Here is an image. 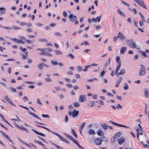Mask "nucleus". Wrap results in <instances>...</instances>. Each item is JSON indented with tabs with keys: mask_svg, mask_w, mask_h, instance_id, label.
<instances>
[{
	"mask_svg": "<svg viewBox=\"0 0 149 149\" xmlns=\"http://www.w3.org/2000/svg\"><path fill=\"white\" fill-rule=\"evenodd\" d=\"M37 126L39 127H42V128H44V129H46L47 131H48L49 132H51L53 134L56 135L57 136L59 137V139L61 140L64 141L65 143H68V144L69 143V141L66 139L65 138L62 137L59 134H58L57 133L55 132H53V131H52L50 129H49L47 128H46L45 127L42 126H40V125H37Z\"/></svg>",
	"mask_w": 149,
	"mask_h": 149,
	"instance_id": "f257e3e1",
	"label": "nucleus"
},
{
	"mask_svg": "<svg viewBox=\"0 0 149 149\" xmlns=\"http://www.w3.org/2000/svg\"><path fill=\"white\" fill-rule=\"evenodd\" d=\"M141 67L140 68V70L139 72V76H144L146 72L145 67L143 65H140Z\"/></svg>",
	"mask_w": 149,
	"mask_h": 149,
	"instance_id": "f03ea898",
	"label": "nucleus"
},
{
	"mask_svg": "<svg viewBox=\"0 0 149 149\" xmlns=\"http://www.w3.org/2000/svg\"><path fill=\"white\" fill-rule=\"evenodd\" d=\"M79 113V111L76 110H74L72 112L69 111L68 112L69 115L70 116H72V117L74 118L76 117Z\"/></svg>",
	"mask_w": 149,
	"mask_h": 149,
	"instance_id": "7ed1b4c3",
	"label": "nucleus"
},
{
	"mask_svg": "<svg viewBox=\"0 0 149 149\" xmlns=\"http://www.w3.org/2000/svg\"><path fill=\"white\" fill-rule=\"evenodd\" d=\"M139 5L145 9H146V6L144 4L143 0H134Z\"/></svg>",
	"mask_w": 149,
	"mask_h": 149,
	"instance_id": "20e7f679",
	"label": "nucleus"
},
{
	"mask_svg": "<svg viewBox=\"0 0 149 149\" xmlns=\"http://www.w3.org/2000/svg\"><path fill=\"white\" fill-rule=\"evenodd\" d=\"M129 46L130 47L133 48L135 49L136 48L137 49H140V48L138 46L137 47L136 43L134 41H132V42H131V43H129Z\"/></svg>",
	"mask_w": 149,
	"mask_h": 149,
	"instance_id": "39448f33",
	"label": "nucleus"
},
{
	"mask_svg": "<svg viewBox=\"0 0 149 149\" xmlns=\"http://www.w3.org/2000/svg\"><path fill=\"white\" fill-rule=\"evenodd\" d=\"M118 38L120 40L122 41H124L126 39V38L125 36L120 32L118 33Z\"/></svg>",
	"mask_w": 149,
	"mask_h": 149,
	"instance_id": "423d86ee",
	"label": "nucleus"
},
{
	"mask_svg": "<svg viewBox=\"0 0 149 149\" xmlns=\"http://www.w3.org/2000/svg\"><path fill=\"white\" fill-rule=\"evenodd\" d=\"M69 18L71 21L74 22L77 19V17L76 16L73 15L72 14H70L69 16Z\"/></svg>",
	"mask_w": 149,
	"mask_h": 149,
	"instance_id": "0eeeda50",
	"label": "nucleus"
},
{
	"mask_svg": "<svg viewBox=\"0 0 149 149\" xmlns=\"http://www.w3.org/2000/svg\"><path fill=\"white\" fill-rule=\"evenodd\" d=\"M94 142L96 145H100L102 143V140L99 138H97L94 140Z\"/></svg>",
	"mask_w": 149,
	"mask_h": 149,
	"instance_id": "6e6552de",
	"label": "nucleus"
},
{
	"mask_svg": "<svg viewBox=\"0 0 149 149\" xmlns=\"http://www.w3.org/2000/svg\"><path fill=\"white\" fill-rule=\"evenodd\" d=\"M86 96L84 95H81L79 98V101L80 102H82L86 100Z\"/></svg>",
	"mask_w": 149,
	"mask_h": 149,
	"instance_id": "1a4fd4ad",
	"label": "nucleus"
},
{
	"mask_svg": "<svg viewBox=\"0 0 149 149\" xmlns=\"http://www.w3.org/2000/svg\"><path fill=\"white\" fill-rule=\"evenodd\" d=\"M4 99H5L10 104L13 106H15V105L13 104L11 100L7 96H5L4 97Z\"/></svg>",
	"mask_w": 149,
	"mask_h": 149,
	"instance_id": "9d476101",
	"label": "nucleus"
},
{
	"mask_svg": "<svg viewBox=\"0 0 149 149\" xmlns=\"http://www.w3.org/2000/svg\"><path fill=\"white\" fill-rule=\"evenodd\" d=\"M46 76L47 77L45 78V81L47 82H49L52 81V80L50 78V75L49 74H46Z\"/></svg>",
	"mask_w": 149,
	"mask_h": 149,
	"instance_id": "9b49d317",
	"label": "nucleus"
},
{
	"mask_svg": "<svg viewBox=\"0 0 149 149\" xmlns=\"http://www.w3.org/2000/svg\"><path fill=\"white\" fill-rule=\"evenodd\" d=\"M40 55L48 56H53L52 54L48 53L47 52H46L45 50L43 52L40 53Z\"/></svg>",
	"mask_w": 149,
	"mask_h": 149,
	"instance_id": "f8f14e48",
	"label": "nucleus"
},
{
	"mask_svg": "<svg viewBox=\"0 0 149 149\" xmlns=\"http://www.w3.org/2000/svg\"><path fill=\"white\" fill-rule=\"evenodd\" d=\"M127 48L125 47H123L121 48L120 53L121 54H124L126 51Z\"/></svg>",
	"mask_w": 149,
	"mask_h": 149,
	"instance_id": "ddd939ff",
	"label": "nucleus"
},
{
	"mask_svg": "<svg viewBox=\"0 0 149 149\" xmlns=\"http://www.w3.org/2000/svg\"><path fill=\"white\" fill-rule=\"evenodd\" d=\"M145 96L147 98H149V91L147 88H145L143 90Z\"/></svg>",
	"mask_w": 149,
	"mask_h": 149,
	"instance_id": "4468645a",
	"label": "nucleus"
},
{
	"mask_svg": "<svg viewBox=\"0 0 149 149\" xmlns=\"http://www.w3.org/2000/svg\"><path fill=\"white\" fill-rule=\"evenodd\" d=\"M136 130L137 134L138 133V134L140 135L142 134L143 132L141 127H139L138 128H136Z\"/></svg>",
	"mask_w": 149,
	"mask_h": 149,
	"instance_id": "2eb2a0df",
	"label": "nucleus"
},
{
	"mask_svg": "<svg viewBox=\"0 0 149 149\" xmlns=\"http://www.w3.org/2000/svg\"><path fill=\"white\" fill-rule=\"evenodd\" d=\"M28 113L30 114L31 115L33 116V117L36 118L38 119L39 120H41V119L38 116H37L35 114L32 113L30 111H28Z\"/></svg>",
	"mask_w": 149,
	"mask_h": 149,
	"instance_id": "dca6fc26",
	"label": "nucleus"
},
{
	"mask_svg": "<svg viewBox=\"0 0 149 149\" xmlns=\"http://www.w3.org/2000/svg\"><path fill=\"white\" fill-rule=\"evenodd\" d=\"M32 130L36 134L41 136H43V137H45L46 136V135L44 134H42V133H40L36 131V130H34V129H32Z\"/></svg>",
	"mask_w": 149,
	"mask_h": 149,
	"instance_id": "f3484780",
	"label": "nucleus"
},
{
	"mask_svg": "<svg viewBox=\"0 0 149 149\" xmlns=\"http://www.w3.org/2000/svg\"><path fill=\"white\" fill-rule=\"evenodd\" d=\"M111 60V58H109L108 61L106 62V63L104 64V68H105L107 65H109L110 64Z\"/></svg>",
	"mask_w": 149,
	"mask_h": 149,
	"instance_id": "a211bd4d",
	"label": "nucleus"
},
{
	"mask_svg": "<svg viewBox=\"0 0 149 149\" xmlns=\"http://www.w3.org/2000/svg\"><path fill=\"white\" fill-rule=\"evenodd\" d=\"M116 62L118 64V65L120 64V65H121V60L120 58V57L119 56H117L116 57Z\"/></svg>",
	"mask_w": 149,
	"mask_h": 149,
	"instance_id": "6ab92c4d",
	"label": "nucleus"
},
{
	"mask_svg": "<svg viewBox=\"0 0 149 149\" xmlns=\"http://www.w3.org/2000/svg\"><path fill=\"white\" fill-rule=\"evenodd\" d=\"M125 141V139L122 137H120V139H119L118 140V142L119 144H122Z\"/></svg>",
	"mask_w": 149,
	"mask_h": 149,
	"instance_id": "aec40b11",
	"label": "nucleus"
},
{
	"mask_svg": "<svg viewBox=\"0 0 149 149\" xmlns=\"http://www.w3.org/2000/svg\"><path fill=\"white\" fill-rule=\"evenodd\" d=\"M139 52L141 53L142 56H143V58H144L147 57V56L146 52L141 50L139 51Z\"/></svg>",
	"mask_w": 149,
	"mask_h": 149,
	"instance_id": "412c9836",
	"label": "nucleus"
},
{
	"mask_svg": "<svg viewBox=\"0 0 149 149\" xmlns=\"http://www.w3.org/2000/svg\"><path fill=\"white\" fill-rule=\"evenodd\" d=\"M88 133L90 135H94L95 133L94 131L92 129H90L88 131Z\"/></svg>",
	"mask_w": 149,
	"mask_h": 149,
	"instance_id": "4be33fe9",
	"label": "nucleus"
},
{
	"mask_svg": "<svg viewBox=\"0 0 149 149\" xmlns=\"http://www.w3.org/2000/svg\"><path fill=\"white\" fill-rule=\"evenodd\" d=\"M125 70L124 69H122L120 70V72L118 74V77L119 75H123L125 73Z\"/></svg>",
	"mask_w": 149,
	"mask_h": 149,
	"instance_id": "5701e85b",
	"label": "nucleus"
},
{
	"mask_svg": "<svg viewBox=\"0 0 149 149\" xmlns=\"http://www.w3.org/2000/svg\"><path fill=\"white\" fill-rule=\"evenodd\" d=\"M85 124L86 123L85 122L83 123H82L81 126L80 127V129H79V131L81 134V131L84 128Z\"/></svg>",
	"mask_w": 149,
	"mask_h": 149,
	"instance_id": "b1692460",
	"label": "nucleus"
},
{
	"mask_svg": "<svg viewBox=\"0 0 149 149\" xmlns=\"http://www.w3.org/2000/svg\"><path fill=\"white\" fill-rule=\"evenodd\" d=\"M103 132L101 130H98L97 132V134L100 136H104Z\"/></svg>",
	"mask_w": 149,
	"mask_h": 149,
	"instance_id": "393cba45",
	"label": "nucleus"
},
{
	"mask_svg": "<svg viewBox=\"0 0 149 149\" xmlns=\"http://www.w3.org/2000/svg\"><path fill=\"white\" fill-rule=\"evenodd\" d=\"M10 40L15 41L17 43L18 42H19V39H18L16 38H10Z\"/></svg>",
	"mask_w": 149,
	"mask_h": 149,
	"instance_id": "a878e982",
	"label": "nucleus"
},
{
	"mask_svg": "<svg viewBox=\"0 0 149 149\" xmlns=\"http://www.w3.org/2000/svg\"><path fill=\"white\" fill-rule=\"evenodd\" d=\"M51 63L53 65H56L58 64L57 62L53 60H52L51 61Z\"/></svg>",
	"mask_w": 149,
	"mask_h": 149,
	"instance_id": "bb28decb",
	"label": "nucleus"
},
{
	"mask_svg": "<svg viewBox=\"0 0 149 149\" xmlns=\"http://www.w3.org/2000/svg\"><path fill=\"white\" fill-rule=\"evenodd\" d=\"M6 10V8L4 7L0 8V11L2 14H4Z\"/></svg>",
	"mask_w": 149,
	"mask_h": 149,
	"instance_id": "cd10ccee",
	"label": "nucleus"
},
{
	"mask_svg": "<svg viewBox=\"0 0 149 149\" xmlns=\"http://www.w3.org/2000/svg\"><path fill=\"white\" fill-rule=\"evenodd\" d=\"M70 130L71 131V133L76 138H77V135L75 132L74 130L72 128H71Z\"/></svg>",
	"mask_w": 149,
	"mask_h": 149,
	"instance_id": "c85d7f7f",
	"label": "nucleus"
},
{
	"mask_svg": "<svg viewBox=\"0 0 149 149\" xmlns=\"http://www.w3.org/2000/svg\"><path fill=\"white\" fill-rule=\"evenodd\" d=\"M118 13L121 16H123L124 17H125V14L122 12L120 9H118Z\"/></svg>",
	"mask_w": 149,
	"mask_h": 149,
	"instance_id": "c756f323",
	"label": "nucleus"
},
{
	"mask_svg": "<svg viewBox=\"0 0 149 149\" xmlns=\"http://www.w3.org/2000/svg\"><path fill=\"white\" fill-rule=\"evenodd\" d=\"M102 127L105 130L107 129L108 128V125L105 123H104L101 124Z\"/></svg>",
	"mask_w": 149,
	"mask_h": 149,
	"instance_id": "7c9ffc66",
	"label": "nucleus"
},
{
	"mask_svg": "<svg viewBox=\"0 0 149 149\" xmlns=\"http://www.w3.org/2000/svg\"><path fill=\"white\" fill-rule=\"evenodd\" d=\"M54 52L57 55H61L62 54V52L60 50H55Z\"/></svg>",
	"mask_w": 149,
	"mask_h": 149,
	"instance_id": "2f4dec72",
	"label": "nucleus"
},
{
	"mask_svg": "<svg viewBox=\"0 0 149 149\" xmlns=\"http://www.w3.org/2000/svg\"><path fill=\"white\" fill-rule=\"evenodd\" d=\"M139 14L141 16L142 22H146L144 17L143 15L141 13H139Z\"/></svg>",
	"mask_w": 149,
	"mask_h": 149,
	"instance_id": "473e14b6",
	"label": "nucleus"
},
{
	"mask_svg": "<svg viewBox=\"0 0 149 149\" xmlns=\"http://www.w3.org/2000/svg\"><path fill=\"white\" fill-rule=\"evenodd\" d=\"M15 126H16L19 129L23 130H24V127H21L19 125H17L16 124H15Z\"/></svg>",
	"mask_w": 149,
	"mask_h": 149,
	"instance_id": "72a5a7b5",
	"label": "nucleus"
},
{
	"mask_svg": "<svg viewBox=\"0 0 149 149\" xmlns=\"http://www.w3.org/2000/svg\"><path fill=\"white\" fill-rule=\"evenodd\" d=\"M128 9L131 11H133L135 14H137V12L136 9L133 8L132 9L130 7L128 8Z\"/></svg>",
	"mask_w": 149,
	"mask_h": 149,
	"instance_id": "f704fd0d",
	"label": "nucleus"
},
{
	"mask_svg": "<svg viewBox=\"0 0 149 149\" xmlns=\"http://www.w3.org/2000/svg\"><path fill=\"white\" fill-rule=\"evenodd\" d=\"M116 137L115 135H114L113 136H112L111 140V142L112 143H114L115 142V140L116 138Z\"/></svg>",
	"mask_w": 149,
	"mask_h": 149,
	"instance_id": "c9c22d12",
	"label": "nucleus"
},
{
	"mask_svg": "<svg viewBox=\"0 0 149 149\" xmlns=\"http://www.w3.org/2000/svg\"><path fill=\"white\" fill-rule=\"evenodd\" d=\"M94 102L91 101L89 102H88V105L89 107H93V104H94Z\"/></svg>",
	"mask_w": 149,
	"mask_h": 149,
	"instance_id": "e433bc0d",
	"label": "nucleus"
},
{
	"mask_svg": "<svg viewBox=\"0 0 149 149\" xmlns=\"http://www.w3.org/2000/svg\"><path fill=\"white\" fill-rule=\"evenodd\" d=\"M36 103H37L39 105L42 106V104L40 100V99L38 98L37 99V100H36Z\"/></svg>",
	"mask_w": 149,
	"mask_h": 149,
	"instance_id": "4c0bfd02",
	"label": "nucleus"
},
{
	"mask_svg": "<svg viewBox=\"0 0 149 149\" xmlns=\"http://www.w3.org/2000/svg\"><path fill=\"white\" fill-rule=\"evenodd\" d=\"M80 104L78 102H75L73 104V105L75 107H78L80 106Z\"/></svg>",
	"mask_w": 149,
	"mask_h": 149,
	"instance_id": "58836bf2",
	"label": "nucleus"
},
{
	"mask_svg": "<svg viewBox=\"0 0 149 149\" xmlns=\"http://www.w3.org/2000/svg\"><path fill=\"white\" fill-rule=\"evenodd\" d=\"M37 66L38 68L40 70H42L43 68V65L41 63H40V64L38 65Z\"/></svg>",
	"mask_w": 149,
	"mask_h": 149,
	"instance_id": "ea45409f",
	"label": "nucleus"
},
{
	"mask_svg": "<svg viewBox=\"0 0 149 149\" xmlns=\"http://www.w3.org/2000/svg\"><path fill=\"white\" fill-rule=\"evenodd\" d=\"M52 145L55 146L56 148H57L58 149H64L63 148L60 147L59 146L57 145L56 144L54 143H52Z\"/></svg>",
	"mask_w": 149,
	"mask_h": 149,
	"instance_id": "a19ab883",
	"label": "nucleus"
},
{
	"mask_svg": "<svg viewBox=\"0 0 149 149\" xmlns=\"http://www.w3.org/2000/svg\"><path fill=\"white\" fill-rule=\"evenodd\" d=\"M38 40L40 42H47L48 41L45 38L39 39Z\"/></svg>",
	"mask_w": 149,
	"mask_h": 149,
	"instance_id": "79ce46f5",
	"label": "nucleus"
},
{
	"mask_svg": "<svg viewBox=\"0 0 149 149\" xmlns=\"http://www.w3.org/2000/svg\"><path fill=\"white\" fill-rule=\"evenodd\" d=\"M77 71L79 72L81 71L82 70V68L80 66H77Z\"/></svg>",
	"mask_w": 149,
	"mask_h": 149,
	"instance_id": "37998d69",
	"label": "nucleus"
},
{
	"mask_svg": "<svg viewBox=\"0 0 149 149\" xmlns=\"http://www.w3.org/2000/svg\"><path fill=\"white\" fill-rule=\"evenodd\" d=\"M121 134V132H117L114 135H115L116 137L117 136L118 137H119Z\"/></svg>",
	"mask_w": 149,
	"mask_h": 149,
	"instance_id": "c03bdc74",
	"label": "nucleus"
},
{
	"mask_svg": "<svg viewBox=\"0 0 149 149\" xmlns=\"http://www.w3.org/2000/svg\"><path fill=\"white\" fill-rule=\"evenodd\" d=\"M109 122H111L114 125H116V126H120V127H121V125H122L118 124L117 123H116L113 122L111 121H110Z\"/></svg>",
	"mask_w": 149,
	"mask_h": 149,
	"instance_id": "a18cd8bd",
	"label": "nucleus"
},
{
	"mask_svg": "<svg viewBox=\"0 0 149 149\" xmlns=\"http://www.w3.org/2000/svg\"><path fill=\"white\" fill-rule=\"evenodd\" d=\"M5 137L6 138L8 141H10L11 143H13V142L10 139V138L9 136L6 134V136H5Z\"/></svg>",
	"mask_w": 149,
	"mask_h": 149,
	"instance_id": "49530a36",
	"label": "nucleus"
},
{
	"mask_svg": "<svg viewBox=\"0 0 149 149\" xmlns=\"http://www.w3.org/2000/svg\"><path fill=\"white\" fill-rule=\"evenodd\" d=\"M5 137L6 138L8 141H10L11 143H13V142L10 139V138L9 136L6 134V136H5Z\"/></svg>",
	"mask_w": 149,
	"mask_h": 149,
	"instance_id": "de8ad7c7",
	"label": "nucleus"
},
{
	"mask_svg": "<svg viewBox=\"0 0 149 149\" xmlns=\"http://www.w3.org/2000/svg\"><path fill=\"white\" fill-rule=\"evenodd\" d=\"M125 86L123 87V88L125 90H127L129 88V87L127 83H125Z\"/></svg>",
	"mask_w": 149,
	"mask_h": 149,
	"instance_id": "09e8293b",
	"label": "nucleus"
},
{
	"mask_svg": "<svg viewBox=\"0 0 149 149\" xmlns=\"http://www.w3.org/2000/svg\"><path fill=\"white\" fill-rule=\"evenodd\" d=\"M121 65L120 64L118 65L116 68V72H118L120 67Z\"/></svg>",
	"mask_w": 149,
	"mask_h": 149,
	"instance_id": "8fccbe9b",
	"label": "nucleus"
},
{
	"mask_svg": "<svg viewBox=\"0 0 149 149\" xmlns=\"http://www.w3.org/2000/svg\"><path fill=\"white\" fill-rule=\"evenodd\" d=\"M12 29H13L14 30H17V29H20V28L18 27L17 26H12Z\"/></svg>",
	"mask_w": 149,
	"mask_h": 149,
	"instance_id": "3c124183",
	"label": "nucleus"
},
{
	"mask_svg": "<svg viewBox=\"0 0 149 149\" xmlns=\"http://www.w3.org/2000/svg\"><path fill=\"white\" fill-rule=\"evenodd\" d=\"M70 139L75 143H77V141L75 139H74L72 137H71Z\"/></svg>",
	"mask_w": 149,
	"mask_h": 149,
	"instance_id": "603ef678",
	"label": "nucleus"
},
{
	"mask_svg": "<svg viewBox=\"0 0 149 149\" xmlns=\"http://www.w3.org/2000/svg\"><path fill=\"white\" fill-rule=\"evenodd\" d=\"M122 79H123L122 77H119V78L117 80V81L120 84V82H121V81L122 80Z\"/></svg>",
	"mask_w": 149,
	"mask_h": 149,
	"instance_id": "864d4df0",
	"label": "nucleus"
},
{
	"mask_svg": "<svg viewBox=\"0 0 149 149\" xmlns=\"http://www.w3.org/2000/svg\"><path fill=\"white\" fill-rule=\"evenodd\" d=\"M85 68L83 70V71H86L88 70V68L90 67V66L89 65L86 66H85Z\"/></svg>",
	"mask_w": 149,
	"mask_h": 149,
	"instance_id": "5fc2aeb1",
	"label": "nucleus"
},
{
	"mask_svg": "<svg viewBox=\"0 0 149 149\" xmlns=\"http://www.w3.org/2000/svg\"><path fill=\"white\" fill-rule=\"evenodd\" d=\"M3 28L6 30H12V28L10 26H3Z\"/></svg>",
	"mask_w": 149,
	"mask_h": 149,
	"instance_id": "6e6d98bb",
	"label": "nucleus"
},
{
	"mask_svg": "<svg viewBox=\"0 0 149 149\" xmlns=\"http://www.w3.org/2000/svg\"><path fill=\"white\" fill-rule=\"evenodd\" d=\"M19 48L20 50L22 51L23 52H25L26 50L27 49L25 48H23L22 47H20Z\"/></svg>",
	"mask_w": 149,
	"mask_h": 149,
	"instance_id": "4d7b16f0",
	"label": "nucleus"
},
{
	"mask_svg": "<svg viewBox=\"0 0 149 149\" xmlns=\"http://www.w3.org/2000/svg\"><path fill=\"white\" fill-rule=\"evenodd\" d=\"M102 17V15H100V16H98L96 17V19L97 20V21L99 22L100 21V19Z\"/></svg>",
	"mask_w": 149,
	"mask_h": 149,
	"instance_id": "13d9d810",
	"label": "nucleus"
},
{
	"mask_svg": "<svg viewBox=\"0 0 149 149\" xmlns=\"http://www.w3.org/2000/svg\"><path fill=\"white\" fill-rule=\"evenodd\" d=\"M10 89L11 91L14 92H16V90L13 87H10Z\"/></svg>",
	"mask_w": 149,
	"mask_h": 149,
	"instance_id": "bf43d9fd",
	"label": "nucleus"
},
{
	"mask_svg": "<svg viewBox=\"0 0 149 149\" xmlns=\"http://www.w3.org/2000/svg\"><path fill=\"white\" fill-rule=\"evenodd\" d=\"M36 26L39 27H41L43 26V25L42 24L40 23H39V22L37 23L36 24Z\"/></svg>",
	"mask_w": 149,
	"mask_h": 149,
	"instance_id": "052dcab7",
	"label": "nucleus"
},
{
	"mask_svg": "<svg viewBox=\"0 0 149 149\" xmlns=\"http://www.w3.org/2000/svg\"><path fill=\"white\" fill-rule=\"evenodd\" d=\"M26 41L28 43L32 44L33 43V42L30 40H26Z\"/></svg>",
	"mask_w": 149,
	"mask_h": 149,
	"instance_id": "680f3d73",
	"label": "nucleus"
},
{
	"mask_svg": "<svg viewBox=\"0 0 149 149\" xmlns=\"http://www.w3.org/2000/svg\"><path fill=\"white\" fill-rule=\"evenodd\" d=\"M19 24L21 26H23L26 25V23L25 22H20Z\"/></svg>",
	"mask_w": 149,
	"mask_h": 149,
	"instance_id": "e2e57ef3",
	"label": "nucleus"
},
{
	"mask_svg": "<svg viewBox=\"0 0 149 149\" xmlns=\"http://www.w3.org/2000/svg\"><path fill=\"white\" fill-rule=\"evenodd\" d=\"M116 108L118 109L119 108H120V109H122L123 108V107L122 106H121L120 104H118V105L117 106H116Z\"/></svg>",
	"mask_w": 149,
	"mask_h": 149,
	"instance_id": "0e129e2a",
	"label": "nucleus"
},
{
	"mask_svg": "<svg viewBox=\"0 0 149 149\" xmlns=\"http://www.w3.org/2000/svg\"><path fill=\"white\" fill-rule=\"evenodd\" d=\"M64 135H65V136L67 138H68L69 139H70L71 138V137H72L71 136H70L69 135V134H66V133L64 134Z\"/></svg>",
	"mask_w": 149,
	"mask_h": 149,
	"instance_id": "69168bd1",
	"label": "nucleus"
},
{
	"mask_svg": "<svg viewBox=\"0 0 149 149\" xmlns=\"http://www.w3.org/2000/svg\"><path fill=\"white\" fill-rule=\"evenodd\" d=\"M63 15L65 17H66L67 16V13L66 11H64L63 12Z\"/></svg>",
	"mask_w": 149,
	"mask_h": 149,
	"instance_id": "338daca9",
	"label": "nucleus"
},
{
	"mask_svg": "<svg viewBox=\"0 0 149 149\" xmlns=\"http://www.w3.org/2000/svg\"><path fill=\"white\" fill-rule=\"evenodd\" d=\"M54 35L55 36H62V35L59 32H57L55 33H54Z\"/></svg>",
	"mask_w": 149,
	"mask_h": 149,
	"instance_id": "774afa93",
	"label": "nucleus"
}]
</instances>
